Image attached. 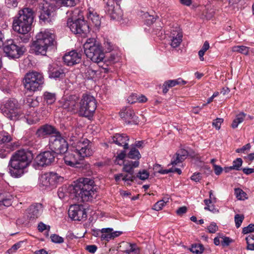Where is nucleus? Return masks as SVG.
<instances>
[{"instance_id": "43", "label": "nucleus", "mask_w": 254, "mask_h": 254, "mask_svg": "<svg viewBox=\"0 0 254 254\" xmlns=\"http://www.w3.org/2000/svg\"><path fill=\"white\" fill-rule=\"evenodd\" d=\"M247 250L254 251V235H249L246 238Z\"/></svg>"}, {"instance_id": "55", "label": "nucleus", "mask_w": 254, "mask_h": 254, "mask_svg": "<svg viewBox=\"0 0 254 254\" xmlns=\"http://www.w3.org/2000/svg\"><path fill=\"white\" fill-rule=\"evenodd\" d=\"M106 58L110 64H114L119 60L117 55L114 53H111L109 55H107Z\"/></svg>"}, {"instance_id": "14", "label": "nucleus", "mask_w": 254, "mask_h": 254, "mask_svg": "<svg viewBox=\"0 0 254 254\" xmlns=\"http://www.w3.org/2000/svg\"><path fill=\"white\" fill-rule=\"evenodd\" d=\"M74 151L78 157L81 159L90 156L93 153L91 149V142L87 138L78 141L75 145Z\"/></svg>"}, {"instance_id": "45", "label": "nucleus", "mask_w": 254, "mask_h": 254, "mask_svg": "<svg viewBox=\"0 0 254 254\" xmlns=\"http://www.w3.org/2000/svg\"><path fill=\"white\" fill-rule=\"evenodd\" d=\"M97 71L90 67H87L85 71V77L88 79H92L96 77Z\"/></svg>"}, {"instance_id": "41", "label": "nucleus", "mask_w": 254, "mask_h": 254, "mask_svg": "<svg viewBox=\"0 0 254 254\" xmlns=\"http://www.w3.org/2000/svg\"><path fill=\"white\" fill-rule=\"evenodd\" d=\"M204 202L205 204V206L204 207V209L206 210L210 211L212 212L213 213H215L218 212V210L215 208L214 204H211L212 203V200L211 199H204Z\"/></svg>"}, {"instance_id": "25", "label": "nucleus", "mask_w": 254, "mask_h": 254, "mask_svg": "<svg viewBox=\"0 0 254 254\" xmlns=\"http://www.w3.org/2000/svg\"><path fill=\"white\" fill-rule=\"evenodd\" d=\"M32 48L34 53L37 55H41L46 56L48 51H51L50 49L43 45V44H42V43L37 39L36 41L33 42Z\"/></svg>"}, {"instance_id": "64", "label": "nucleus", "mask_w": 254, "mask_h": 254, "mask_svg": "<svg viewBox=\"0 0 254 254\" xmlns=\"http://www.w3.org/2000/svg\"><path fill=\"white\" fill-rule=\"evenodd\" d=\"M128 102L133 104L137 102V96L135 94H132L127 98Z\"/></svg>"}, {"instance_id": "30", "label": "nucleus", "mask_w": 254, "mask_h": 254, "mask_svg": "<svg viewBox=\"0 0 254 254\" xmlns=\"http://www.w3.org/2000/svg\"><path fill=\"white\" fill-rule=\"evenodd\" d=\"M139 164V162L137 160L128 161L124 163L123 170L130 175H134V169L138 167Z\"/></svg>"}, {"instance_id": "2", "label": "nucleus", "mask_w": 254, "mask_h": 254, "mask_svg": "<svg viewBox=\"0 0 254 254\" xmlns=\"http://www.w3.org/2000/svg\"><path fill=\"white\" fill-rule=\"evenodd\" d=\"M34 11L30 7H24L18 11L17 16L14 17L12 28L14 31L21 35L19 38L23 43L29 42L30 36L27 34L31 29L34 20Z\"/></svg>"}, {"instance_id": "11", "label": "nucleus", "mask_w": 254, "mask_h": 254, "mask_svg": "<svg viewBox=\"0 0 254 254\" xmlns=\"http://www.w3.org/2000/svg\"><path fill=\"white\" fill-rule=\"evenodd\" d=\"M3 50L9 58L17 59L23 55L25 48L21 44L17 45L13 40L9 39L3 44Z\"/></svg>"}, {"instance_id": "15", "label": "nucleus", "mask_w": 254, "mask_h": 254, "mask_svg": "<svg viewBox=\"0 0 254 254\" xmlns=\"http://www.w3.org/2000/svg\"><path fill=\"white\" fill-rule=\"evenodd\" d=\"M56 156L51 150L45 151L36 156L35 162L39 167L48 166L55 162Z\"/></svg>"}, {"instance_id": "32", "label": "nucleus", "mask_w": 254, "mask_h": 254, "mask_svg": "<svg viewBox=\"0 0 254 254\" xmlns=\"http://www.w3.org/2000/svg\"><path fill=\"white\" fill-rule=\"evenodd\" d=\"M114 178L115 181L118 182L120 181L121 179L125 182L130 181L131 182H133L136 179V177L134 175H130L127 173V174H124L123 173L115 174L114 175Z\"/></svg>"}, {"instance_id": "16", "label": "nucleus", "mask_w": 254, "mask_h": 254, "mask_svg": "<svg viewBox=\"0 0 254 254\" xmlns=\"http://www.w3.org/2000/svg\"><path fill=\"white\" fill-rule=\"evenodd\" d=\"M36 38L51 50L56 47V36L49 31L39 32L36 35Z\"/></svg>"}, {"instance_id": "4", "label": "nucleus", "mask_w": 254, "mask_h": 254, "mask_svg": "<svg viewBox=\"0 0 254 254\" xmlns=\"http://www.w3.org/2000/svg\"><path fill=\"white\" fill-rule=\"evenodd\" d=\"M80 13L78 9L71 11L67 19L66 24L74 34L85 36L90 32V27Z\"/></svg>"}, {"instance_id": "50", "label": "nucleus", "mask_w": 254, "mask_h": 254, "mask_svg": "<svg viewBox=\"0 0 254 254\" xmlns=\"http://www.w3.org/2000/svg\"><path fill=\"white\" fill-rule=\"evenodd\" d=\"M51 241L57 244H61L64 242V239L57 234H52L50 236Z\"/></svg>"}, {"instance_id": "59", "label": "nucleus", "mask_w": 254, "mask_h": 254, "mask_svg": "<svg viewBox=\"0 0 254 254\" xmlns=\"http://www.w3.org/2000/svg\"><path fill=\"white\" fill-rule=\"evenodd\" d=\"M25 103L29 106L32 107L37 106L38 104V102L36 100H34L31 98H27Z\"/></svg>"}, {"instance_id": "46", "label": "nucleus", "mask_w": 254, "mask_h": 254, "mask_svg": "<svg viewBox=\"0 0 254 254\" xmlns=\"http://www.w3.org/2000/svg\"><path fill=\"white\" fill-rule=\"evenodd\" d=\"M143 18H145V23L147 25H151L156 20V18L154 16L149 14L147 12L144 14Z\"/></svg>"}, {"instance_id": "18", "label": "nucleus", "mask_w": 254, "mask_h": 254, "mask_svg": "<svg viewBox=\"0 0 254 254\" xmlns=\"http://www.w3.org/2000/svg\"><path fill=\"white\" fill-rule=\"evenodd\" d=\"M59 131L54 126L46 124L38 128L35 132V135L39 139H44L48 136L56 135Z\"/></svg>"}, {"instance_id": "62", "label": "nucleus", "mask_w": 254, "mask_h": 254, "mask_svg": "<svg viewBox=\"0 0 254 254\" xmlns=\"http://www.w3.org/2000/svg\"><path fill=\"white\" fill-rule=\"evenodd\" d=\"M202 178L201 174L199 173H194L191 176L190 179L192 181H193L195 182H199Z\"/></svg>"}, {"instance_id": "53", "label": "nucleus", "mask_w": 254, "mask_h": 254, "mask_svg": "<svg viewBox=\"0 0 254 254\" xmlns=\"http://www.w3.org/2000/svg\"><path fill=\"white\" fill-rule=\"evenodd\" d=\"M167 201L162 199L158 201L153 206V209L156 211H159L162 209L163 207L166 204Z\"/></svg>"}, {"instance_id": "51", "label": "nucleus", "mask_w": 254, "mask_h": 254, "mask_svg": "<svg viewBox=\"0 0 254 254\" xmlns=\"http://www.w3.org/2000/svg\"><path fill=\"white\" fill-rule=\"evenodd\" d=\"M160 168V165L156 164L154 167V169H155L158 173L161 174H167L169 173L172 172V168L169 169H162Z\"/></svg>"}, {"instance_id": "23", "label": "nucleus", "mask_w": 254, "mask_h": 254, "mask_svg": "<svg viewBox=\"0 0 254 254\" xmlns=\"http://www.w3.org/2000/svg\"><path fill=\"white\" fill-rule=\"evenodd\" d=\"M129 136L126 133H116L111 137L110 142L120 146H123L124 149L128 148Z\"/></svg>"}, {"instance_id": "48", "label": "nucleus", "mask_w": 254, "mask_h": 254, "mask_svg": "<svg viewBox=\"0 0 254 254\" xmlns=\"http://www.w3.org/2000/svg\"><path fill=\"white\" fill-rule=\"evenodd\" d=\"M242 159L241 158H238L236 160L233 161V165L232 166V167L233 170L239 171L241 169V167L242 166Z\"/></svg>"}, {"instance_id": "33", "label": "nucleus", "mask_w": 254, "mask_h": 254, "mask_svg": "<svg viewBox=\"0 0 254 254\" xmlns=\"http://www.w3.org/2000/svg\"><path fill=\"white\" fill-rule=\"evenodd\" d=\"M43 102L47 105H52L56 101V94L54 93L46 91L43 95Z\"/></svg>"}, {"instance_id": "57", "label": "nucleus", "mask_w": 254, "mask_h": 254, "mask_svg": "<svg viewBox=\"0 0 254 254\" xmlns=\"http://www.w3.org/2000/svg\"><path fill=\"white\" fill-rule=\"evenodd\" d=\"M254 232V224H250L248 226L244 227L242 230V233L247 234L248 233Z\"/></svg>"}, {"instance_id": "63", "label": "nucleus", "mask_w": 254, "mask_h": 254, "mask_svg": "<svg viewBox=\"0 0 254 254\" xmlns=\"http://www.w3.org/2000/svg\"><path fill=\"white\" fill-rule=\"evenodd\" d=\"M58 195L60 199H63L66 195L65 189L64 188H60L58 191Z\"/></svg>"}, {"instance_id": "47", "label": "nucleus", "mask_w": 254, "mask_h": 254, "mask_svg": "<svg viewBox=\"0 0 254 254\" xmlns=\"http://www.w3.org/2000/svg\"><path fill=\"white\" fill-rule=\"evenodd\" d=\"M244 218V215L243 214H237L235 215L234 221L237 228H238L241 226Z\"/></svg>"}, {"instance_id": "61", "label": "nucleus", "mask_w": 254, "mask_h": 254, "mask_svg": "<svg viewBox=\"0 0 254 254\" xmlns=\"http://www.w3.org/2000/svg\"><path fill=\"white\" fill-rule=\"evenodd\" d=\"M5 3L9 8L15 7L17 6L18 4L17 0H5Z\"/></svg>"}, {"instance_id": "24", "label": "nucleus", "mask_w": 254, "mask_h": 254, "mask_svg": "<svg viewBox=\"0 0 254 254\" xmlns=\"http://www.w3.org/2000/svg\"><path fill=\"white\" fill-rule=\"evenodd\" d=\"M42 212V205L36 204L31 205L27 209V217L30 221L38 218Z\"/></svg>"}, {"instance_id": "49", "label": "nucleus", "mask_w": 254, "mask_h": 254, "mask_svg": "<svg viewBox=\"0 0 254 254\" xmlns=\"http://www.w3.org/2000/svg\"><path fill=\"white\" fill-rule=\"evenodd\" d=\"M186 158L177 154L176 152L171 160V164L176 165L179 163L182 162Z\"/></svg>"}, {"instance_id": "39", "label": "nucleus", "mask_w": 254, "mask_h": 254, "mask_svg": "<svg viewBox=\"0 0 254 254\" xmlns=\"http://www.w3.org/2000/svg\"><path fill=\"white\" fill-rule=\"evenodd\" d=\"M249 48L245 46H235L232 47L233 52H237L245 55H248L249 53Z\"/></svg>"}, {"instance_id": "5", "label": "nucleus", "mask_w": 254, "mask_h": 254, "mask_svg": "<svg viewBox=\"0 0 254 254\" xmlns=\"http://www.w3.org/2000/svg\"><path fill=\"white\" fill-rule=\"evenodd\" d=\"M84 53L92 62L98 63L105 58L101 46L94 38H89L83 45Z\"/></svg>"}, {"instance_id": "8", "label": "nucleus", "mask_w": 254, "mask_h": 254, "mask_svg": "<svg viewBox=\"0 0 254 254\" xmlns=\"http://www.w3.org/2000/svg\"><path fill=\"white\" fill-rule=\"evenodd\" d=\"M48 145L50 150L56 155L66 153L68 148V144L60 131L51 136Z\"/></svg>"}, {"instance_id": "54", "label": "nucleus", "mask_w": 254, "mask_h": 254, "mask_svg": "<svg viewBox=\"0 0 254 254\" xmlns=\"http://www.w3.org/2000/svg\"><path fill=\"white\" fill-rule=\"evenodd\" d=\"M104 45V49L107 53H110L114 49L113 45L108 39L105 41Z\"/></svg>"}, {"instance_id": "35", "label": "nucleus", "mask_w": 254, "mask_h": 254, "mask_svg": "<svg viewBox=\"0 0 254 254\" xmlns=\"http://www.w3.org/2000/svg\"><path fill=\"white\" fill-rule=\"evenodd\" d=\"M113 231V228H103L101 229L102 234L100 236L101 240H105L109 241L110 240L113 239V236H112L111 232Z\"/></svg>"}, {"instance_id": "36", "label": "nucleus", "mask_w": 254, "mask_h": 254, "mask_svg": "<svg viewBox=\"0 0 254 254\" xmlns=\"http://www.w3.org/2000/svg\"><path fill=\"white\" fill-rule=\"evenodd\" d=\"M127 157L128 158L138 161L141 158V155L135 147L131 146L130 150L127 154Z\"/></svg>"}, {"instance_id": "40", "label": "nucleus", "mask_w": 254, "mask_h": 254, "mask_svg": "<svg viewBox=\"0 0 254 254\" xmlns=\"http://www.w3.org/2000/svg\"><path fill=\"white\" fill-rule=\"evenodd\" d=\"M167 83L169 87H173L176 85H185L187 83V81L184 80L181 78H179L176 79L168 80L165 81Z\"/></svg>"}, {"instance_id": "37", "label": "nucleus", "mask_w": 254, "mask_h": 254, "mask_svg": "<svg viewBox=\"0 0 254 254\" xmlns=\"http://www.w3.org/2000/svg\"><path fill=\"white\" fill-rule=\"evenodd\" d=\"M246 114L243 112H242L237 115L236 118L233 120L231 127L233 128H236L238 127L239 124L242 123L245 118L246 117Z\"/></svg>"}, {"instance_id": "26", "label": "nucleus", "mask_w": 254, "mask_h": 254, "mask_svg": "<svg viewBox=\"0 0 254 254\" xmlns=\"http://www.w3.org/2000/svg\"><path fill=\"white\" fill-rule=\"evenodd\" d=\"M82 159L78 157L75 151L72 153H68L64 158L65 164L72 167H78L76 165L79 164L78 161Z\"/></svg>"}, {"instance_id": "38", "label": "nucleus", "mask_w": 254, "mask_h": 254, "mask_svg": "<svg viewBox=\"0 0 254 254\" xmlns=\"http://www.w3.org/2000/svg\"><path fill=\"white\" fill-rule=\"evenodd\" d=\"M13 146H6L5 147L3 145L0 146V157L1 158H5L8 157L9 155L12 148Z\"/></svg>"}, {"instance_id": "13", "label": "nucleus", "mask_w": 254, "mask_h": 254, "mask_svg": "<svg viewBox=\"0 0 254 254\" xmlns=\"http://www.w3.org/2000/svg\"><path fill=\"white\" fill-rule=\"evenodd\" d=\"M63 178L54 172H48L42 174L40 178V184L46 188H54L62 182Z\"/></svg>"}, {"instance_id": "7", "label": "nucleus", "mask_w": 254, "mask_h": 254, "mask_svg": "<svg viewBox=\"0 0 254 254\" xmlns=\"http://www.w3.org/2000/svg\"><path fill=\"white\" fill-rule=\"evenodd\" d=\"M44 80L42 74L36 71H32L25 74L23 83L27 90L35 92L41 89Z\"/></svg>"}, {"instance_id": "31", "label": "nucleus", "mask_w": 254, "mask_h": 254, "mask_svg": "<svg viewBox=\"0 0 254 254\" xmlns=\"http://www.w3.org/2000/svg\"><path fill=\"white\" fill-rule=\"evenodd\" d=\"M88 19L91 21L93 25L97 28L99 29L101 25V18L99 15L96 12L89 11Z\"/></svg>"}, {"instance_id": "29", "label": "nucleus", "mask_w": 254, "mask_h": 254, "mask_svg": "<svg viewBox=\"0 0 254 254\" xmlns=\"http://www.w3.org/2000/svg\"><path fill=\"white\" fill-rule=\"evenodd\" d=\"M12 140V136L7 132L2 130L0 131V146L3 145L13 146L11 141Z\"/></svg>"}, {"instance_id": "60", "label": "nucleus", "mask_w": 254, "mask_h": 254, "mask_svg": "<svg viewBox=\"0 0 254 254\" xmlns=\"http://www.w3.org/2000/svg\"><path fill=\"white\" fill-rule=\"evenodd\" d=\"M209 233H215L218 230V227L215 222H212L209 226L207 227Z\"/></svg>"}, {"instance_id": "44", "label": "nucleus", "mask_w": 254, "mask_h": 254, "mask_svg": "<svg viewBox=\"0 0 254 254\" xmlns=\"http://www.w3.org/2000/svg\"><path fill=\"white\" fill-rule=\"evenodd\" d=\"M190 250L193 253L200 254L203 253L204 251V247L202 244H196L192 246Z\"/></svg>"}, {"instance_id": "52", "label": "nucleus", "mask_w": 254, "mask_h": 254, "mask_svg": "<svg viewBox=\"0 0 254 254\" xmlns=\"http://www.w3.org/2000/svg\"><path fill=\"white\" fill-rule=\"evenodd\" d=\"M149 176V173L146 170H143L142 171H140L135 177L136 178H138L141 180H145L148 179Z\"/></svg>"}, {"instance_id": "20", "label": "nucleus", "mask_w": 254, "mask_h": 254, "mask_svg": "<svg viewBox=\"0 0 254 254\" xmlns=\"http://www.w3.org/2000/svg\"><path fill=\"white\" fill-rule=\"evenodd\" d=\"M47 71L49 77L55 80H61L65 75L64 68L56 64H49Z\"/></svg>"}, {"instance_id": "1", "label": "nucleus", "mask_w": 254, "mask_h": 254, "mask_svg": "<svg viewBox=\"0 0 254 254\" xmlns=\"http://www.w3.org/2000/svg\"><path fill=\"white\" fill-rule=\"evenodd\" d=\"M94 184V181L90 178L80 179L77 183L69 187L70 197L83 202L92 201L97 196V188Z\"/></svg>"}, {"instance_id": "21", "label": "nucleus", "mask_w": 254, "mask_h": 254, "mask_svg": "<svg viewBox=\"0 0 254 254\" xmlns=\"http://www.w3.org/2000/svg\"><path fill=\"white\" fill-rule=\"evenodd\" d=\"M82 54L75 50H72L64 54L63 57V61L67 66H73L79 64L81 60Z\"/></svg>"}, {"instance_id": "10", "label": "nucleus", "mask_w": 254, "mask_h": 254, "mask_svg": "<svg viewBox=\"0 0 254 254\" xmlns=\"http://www.w3.org/2000/svg\"><path fill=\"white\" fill-rule=\"evenodd\" d=\"M39 19L41 23H51L55 21L57 16V7L53 4L48 2L40 5Z\"/></svg>"}, {"instance_id": "34", "label": "nucleus", "mask_w": 254, "mask_h": 254, "mask_svg": "<svg viewBox=\"0 0 254 254\" xmlns=\"http://www.w3.org/2000/svg\"><path fill=\"white\" fill-rule=\"evenodd\" d=\"M124 244L127 247L125 253L127 254H139V249L135 244L128 243H125Z\"/></svg>"}, {"instance_id": "58", "label": "nucleus", "mask_w": 254, "mask_h": 254, "mask_svg": "<svg viewBox=\"0 0 254 254\" xmlns=\"http://www.w3.org/2000/svg\"><path fill=\"white\" fill-rule=\"evenodd\" d=\"M224 120L222 118H217L215 120H213L212 122V126L216 129L219 130L221 127V125L223 122Z\"/></svg>"}, {"instance_id": "9", "label": "nucleus", "mask_w": 254, "mask_h": 254, "mask_svg": "<svg viewBox=\"0 0 254 254\" xmlns=\"http://www.w3.org/2000/svg\"><path fill=\"white\" fill-rule=\"evenodd\" d=\"M16 99L10 98L6 101L1 111L5 117L10 120L16 121L22 115Z\"/></svg>"}, {"instance_id": "27", "label": "nucleus", "mask_w": 254, "mask_h": 254, "mask_svg": "<svg viewBox=\"0 0 254 254\" xmlns=\"http://www.w3.org/2000/svg\"><path fill=\"white\" fill-rule=\"evenodd\" d=\"M171 46L173 48L179 47L182 41L183 35L178 29L173 30L170 34Z\"/></svg>"}, {"instance_id": "17", "label": "nucleus", "mask_w": 254, "mask_h": 254, "mask_svg": "<svg viewBox=\"0 0 254 254\" xmlns=\"http://www.w3.org/2000/svg\"><path fill=\"white\" fill-rule=\"evenodd\" d=\"M68 215L73 220L84 221L87 217V213L82 205L74 204L70 206Z\"/></svg>"}, {"instance_id": "6", "label": "nucleus", "mask_w": 254, "mask_h": 254, "mask_svg": "<svg viewBox=\"0 0 254 254\" xmlns=\"http://www.w3.org/2000/svg\"><path fill=\"white\" fill-rule=\"evenodd\" d=\"M97 108L95 98L89 94H83L79 102L78 114L80 116L90 119Z\"/></svg>"}, {"instance_id": "3", "label": "nucleus", "mask_w": 254, "mask_h": 254, "mask_svg": "<svg viewBox=\"0 0 254 254\" xmlns=\"http://www.w3.org/2000/svg\"><path fill=\"white\" fill-rule=\"evenodd\" d=\"M33 158V151L30 149H20L14 152L11 156L7 167L10 176L16 178L20 177Z\"/></svg>"}, {"instance_id": "42", "label": "nucleus", "mask_w": 254, "mask_h": 254, "mask_svg": "<svg viewBox=\"0 0 254 254\" xmlns=\"http://www.w3.org/2000/svg\"><path fill=\"white\" fill-rule=\"evenodd\" d=\"M235 194L239 200H245L248 198L247 193L240 188L235 189Z\"/></svg>"}, {"instance_id": "22", "label": "nucleus", "mask_w": 254, "mask_h": 254, "mask_svg": "<svg viewBox=\"0 0 254 254\" xmlns=\"http://www.w3.org/2000/svg\"><path fill=\"white\" fill-rule=\"evenodd\" d=\"M120 115L127 124L136 125L138 124V117L131 109L125 108L124 110H122L120 113Z\"/></svg>"}, {"instance_id": "19", "label": "nucleus", "mask_w": 254, "mask_h": 254, "mask_svg": "<svg viewBox=\"0 0 254 254\" xmlns=\"http://www.w3.org/2000/svg\"><path fill=\"white\" fill-rule=\"evenodd\" d=\"M79 100L75 96H70L62 99V106L64 109L72 113H78Z\"/></svg>"}, {"instance_id": "12", "label": "nucleus", "mask_w": 254, "mask_h": 254, "mask_svg": "<svg viewBox=\"0 0 254 254\" xmlns=\"http://www.w3.org/2000/svg\"><path fill=\"white\" fill-rule=\"evenodd\" d=\"M122 0H104V10L111 19L119 20L122 16V12L119 2Z\"/></svg>"}, {"instance_id": "28", "label": "nucleus", "mask_w": 254, "mask_h": 254, "mask_svg": "<svg viewBox=\"0 0 254 254\" xmlns=\"http://www.w3.org/2000/svg\"><path fill=\"white\" fill-rule=\"evenodd\" d=\"M12 195L9 192L4 191H0V205L6 207L10 206L12 204Z\"/></svg>"}, {"instance_id": "56", "label": "nucleus", "mask_w": 254, "mask_h": 254, "mask_svg": "<svg viewBox=\"0 0 254 254\" xmlns=\"http://www.w3.org/2000/svg\"><path fill=\"white\" fill-rule=\"evenodd\" d=\"M50 227L49 225H47L44 223L40 222L38 225V230L39 232H42L44 230H47V235H48V232L50 231Z\"/></svg>"}]
</instances>
